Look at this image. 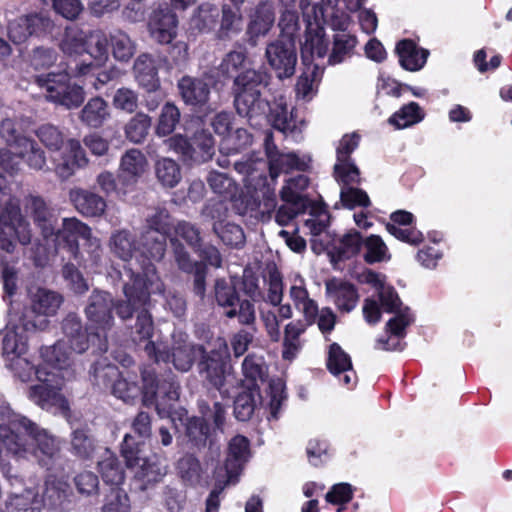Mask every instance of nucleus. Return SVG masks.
<instances>
[{
    "label": "nucleus",
    "mask_w": 512,
    "mask_h": 512,
    "mask_svg": "<svg viewBox=\"0 0 512 512\" xmlns=\"http://www.w3.org/2000/svg\"><path fill=\"white\" fill-rule=\"evenodd\" d=\"M362 246L365 249L364 259L369 264L389 259L388 248L378 235H370L367 237L363 240Z\"/></svg>",
    "instance_id": "63"
},
{
    "label": "nucleus",
    "mask_w": 512,
    "mask_h": 512,
    "mask_svg": "<svg viewBox=\"0 0 512 512\" xmlns=\"http://www.w3.org/2000/svg\"><path fill=\"white\" fill-rule=\"evenodd\" d=\"M325 291L329 300L342 313H350L359 302V293L354 284L339 278L325 282Z\"/></svg>",
    "instance_id": "25"
},
{
    "label": "nucleus",
    "mask_w": 512,
    "mask_h": 512,
    "mask_svg": "<svg viewBox=\"0 0 512 512\" xmlns=\"http://www.w3.org/2000/svg\"><path fill=\"white\" fill-rule=\"evenodd\" d=\"M310 208V217L305 221V226L309 229L312 236H319L328 227L330 214L325 207L319 204H312Z\"/></svg>",
    "instance_id": "64"
},
{
    "label": "nucleus",
    "mask_w": 512,
    "mask_h": 512,
    "mask_svg": "<svg viewBox=\"0 0 512 512\" xmlns=\"http://www.w3.org/2000/svg\"><path fill=\"white\" fill-rule=\"evenodd\" d=\"M377 294L384 311L393 313L394 316L386 324L391 335L386 339H377L375 349L386 351L401 349L399 340L405 336L406 327L414 321L413 314L409 307L403 306L398 293L391 285L387 284Z\"/></svg>",
    "instance_id": "4"
},
{
    "label": "nucleus",
    "mask_w": 512,
    "mask_h": 512,
    "mask_svg": "<svg viewBox=\"0 0 512 512\" xmlns=\"http://www.w3.org/2000/svg\"><path fill=\"white\" fill-rule=\"evenodd\" d=\"M86 37L87 31L77 26H69L65 29L59 47L66 55H81L85 53Z\"/></svg>",
    "instance_id": "52"
},
{
    "label": "nucleus",
    "mask_w": 512,
    "mask_h": 512,
    "mask_svg": "<svg viewBox=\"0 0 512 512\" xmlns=\"http://www.w3.org/2000/svg\"><path fill=\"white\" fill-rule=\"evenodd\" d=\"M167 236L163 232L144 230L141 234L143 255L153 261H160L166 252Z\"/></svg>",
    "instance_id": "49"
},
{
    "label": "nucleus",
    "mask_w": 512,
    "mask_h": 512,
    "mask_svg": "<svg viewBox=\"0 0 512 512\" xmlns=\"http://www.w3.org/2000/svg\"><path fill=\"white\" fill-rule=\"evenodd\" d=\"M260 399L257 385H248L234 400V415L239 421H247L251 418Z\"/></svg>",
    "instance_id": "48"
},
{
    "label": "nucleus",
    "mask_w": 512,
    "mask_h": 512,
    "mask_svg": "<svg viewBox=\"0 0 512 512\" xmlns=\"http://www.w3.org/2000/svg\"><path fill=\"white\" fill-rule=\"evenodd\" d=\"M135 78L140 86L148 92L156 91L159 86L158 71L155 61L148 54H141L134 63Z\"/></svg>",
    "instance_id": "41"
},
{
    "label": "nucleus",
    "mask_w": 512,
    "mask_h": 512,
    "mask_svg": "<svg viewBox=\"0 0 512 512\" xmlns=\"http://www.w3.org/2000/svg\"><path fill=\"white\" fill-rule=\"evenodd\" d=\"M234 106L239 116L246 118L252 126H258L266 119L269 102L261 94L238 95L234 96Z\"/></svg>",
    "instance_id": "31"
},
{
    "label": "nucleus",
    "mask_w": 512,
    "mask_h": 512,
    "mask_svg": "<svg viewBox=\"0 0 512 512\" xmlns=\"http://www.w3.org/2000/svg\"><path fill=\"white\" fill-rule=\"evenodd\" d=\"M35 378L39 384L31 386L28 390V397L32 402L47 410L52 407L67 408V401L60 392L66 380L65 374L40 367L35 371Z\"/></svg>",
    "instance_id": "11"
},
{
    "label": "nucleus",
    "mask_w": 512,
    "mask_h": 512,
    "mask_svg": "<svg viewBox=\"0 0 512 512\" xmlns=\"http://www.w3.org/2000/svg\"><path fill=\"white\" fill-rule=\"evenodd\" d=\"M53 26L52 20L47 15L30 14L10 22L8 36L14 44H22L31 36L40 37L50 33Z\"/></svg>",
    "instance_id": "18"
},
{
    "label": "nucleus",
    "mask_w": 512,
    "mask_h": 512,
    "mask_svg": "<svg viewBox=\"0 0 512 512\" xmlns=\"http://www.w3.org/2000/svg\"><path fill=\"white\" fill-rule=\"evenodd\" d=\"M148 302L149 300L141 307L133 310V314L136 313L137 315L136 322L132 331V339L137 344L144 343V346L148 342H152L151 338L154 332L152 316L146 308Z\"/></svg>",
    "instance_id": "51"
},
{
    "label": "nucleus",
    "mask_w": 512,
    "mask_h": 512,
    "mask_svg": "<svg viewBox=\"0 0 512 512\" xmlns=\"http://www.w3.org/2000/svg\"><path fill=\"white\" fill-rule=\"evenodd\" d=\"M423 118L424 113L419 104L416 102H410L396 111L388 119V122L397 129H404L421 122Z\"/></svg>",
    "instance_id": "56"
},
{
    "label": "nucleus",
    "mask_w": 512,
    "mask_h": 512,
    "mask_svg": "<svg viewBox=\"0 0 512 512\" xmlns=\"http://www.w3.org/2000/svg\"><path fill=\"white\" fill-rule=\"evenodd\" d=\"M73 352L65 340H59L53 346L41 349V356L45 367L48 371H55L59 374H65V379L73 377L74 373L71 369L73 363Z\"/></svg>",
    "instance_id": "24"
},
{
    "label": "nucleus",
    "mask_w": 512,
    "mask_h": 512,
    "mask_svg": "<svg viewBox=\"0 0 512 512\" xmlns=\"http://www.w3.org/2000/svg\"><path fill=\"white\" fill-rule=\"evenodd\" d=\"M109 115L107 102L101 97H94L81 110L80 119L87 126L98 128L103 125Z\"/></svg>",
    "instance_id": "50"
},
{
    "label": "nucleus",
    "mask_w": 512,
    "mask_h": 512,
    "mask_svg": "<svg viewBox=\"0 0 512 512\" xmlns=\"http://www.w3.org/2000/svg\"><path fill=\"white\" fill-rule=\"evenodd\" d=\"M400 65L409 71H418L426 63L428 50L419 48L412 40L404 39L396 45Z\"/></svg>",
    "instance_id": "39"
},
{
    "label": "nucleus",
    "mask_w": 512,
    "mask_h": 512,
    "mask_svg": "<svg viewBox=\"0 0 512 512\" xmlns=\"http://www.w3.org/2000/svg\"><path fill=\"white\" fill-rule=\"evenodd\" d=\"M155 174L157 180L168 188L178 185L182 178L179 164L171 158H161L155 163Z\"/></svg>",
    "instance_id": "54"
},
{
    "label": "nucleus",
    "mask_w": 512,
    "mask_h": 512,
    "mask_svg": "<svg viewBox=\"0 0 512 512\" xmlns=\"http://www.w3.org/2000/svg\"><path fill=\"white\" fill-rule=\"evenodd\" d=\"M305 69L299 76L295 90L298 98L305 101L311 100L316 92L322 70L319 64H304Z\"/></svg>",
    "instance_id": "43"
},
{
    "label": "nucleus",
    "mask_w": 512,
    "mask_h": 512,
    "mask_svg": "<svg viewBox=\"0 0 512 512\" xmlns=\"http://www.w3.org/2000/svg\"><path fill=\"white\" fill-rule=\"evenodd\" d=\"M219 17L218 8L211 3L201 4L193 13L190 19V26L198 32L211 30Z\"/></svg>",
    "instance_id": "55"
},
{
    "label": "nucleus",
    "mask_w": 512,
    "mask_h": 512,
    "mask_svg": "<svg viewBox=\"0 0 512 512\" xmlns=\"http://www.w3.org/2000/svg\"><path fill=\"white\" fill-rule=\"evenodd\" d=\"M90 374L95 385L111 388L112 394L126 403L135 400L143 391V387L138 385L136 373L120 372L107 358L97 360L92 365Z\"/></svg>",
    "instance_id": "5"
},
{
    "label": "nucleus",
    "mask_w": 512,
    "mask_h": 512,
    "mask_svg": "<svg viewBox=\"0 0 512 512\" xmlns=\"http://www.w3.org/2000/svg\"><path fill=\"white\" fill-rule=\"evenodd\" d=\"M125 272L129 278L123 286L125 299L115 300L111 293L99 289H94L87 299L84 314L100 333H106L114 326L113 309L121 320L126 321L132 318L134 309L149 300L151 293L164 292V285L152 263L142 265V274L132 269H125Z\"/></svg>",
    "instance_id": "1"
},
{
    "label": "nucleus",
    "mask_w": 512,
    "mask_h": 512,
    "mask_svg": "<svg viewBox=\"0 0 512 512\" xmlns=\"http://www.w3.org/2000/svg\"><path fill=\"white\" fill-rule=\"evenodd\" d=\"M310 184V179L304 174L289 177L280 190V199L283 204L278 208L275 220L285 226L299 214L304 213L311 205L310 199L304 194Z\"/></svg>",
    "instance_id": "9"
},
{
    "label": "nucleus",
    "mask_w": 512,
    "mask_h": 512,
    "mask_svg": "<svg viewBox=\"0 0 512 512\" xmlns=\"http://www.w3.org/2000/svg\"><path fill=\"white\" fill-rule=\"evenodd\" d=\"M107 36L100 30L87 31L85 53L89 54L98 64H102L108 57Z\"/></svg>",
    "instance_id": "57"
},
{
    "label": "nucleus",
    "mask_w": 512,
    "mask_h": 512,
    "mask_svg": "<svg viewBox=\"0 0 512 512\" xmlns=\"http://www.w3.org/2000/svg\"><path fill=\"white\" fill-rule=\"evenodd\" d=\"M363 239L359 232L349 231L333 245L329 254L332 262L350 259L358 254Z\"/></svg>",
    "instance_id": "44"
},
{
    "label": "nucleus",
    "mask_w": 512,
    "mask_h": 512,
    "mask_svg": "<svg viewBox=\"0 0 512 512\" xmlns=\"http://www.w3.org/2000/svg\"><path fill=\"white\" fill-rule=\"evenodd\" d=\"M183 101L191 106H202L209 100L211 87L204 78L183 76L177 83Z\"/></svg>",
    "instance_id": "32"
},
{
    "label": "nucleus",
    "mask_w": 512,
    "mask_h": 512,
    "mask_svg": "<svg viewBox=\"0 0 512 512\" xmlns=\"http://www.w3.org/2000/svg\"><path fill=\"white\" fill-rule=\"evenodd\" d=\"M265 120L269 121L275 129L295 139L300 136L305 125L303 119L297 118V112L294 109L288 111L283 98H279L272 105L269 104Z\"/></svg>",
    "instance_id": "22"
},
{
    "label": "nucleus",
    "mask_w": 512,
    "mask_h": 512,
    "mask_svg": "<svg viewBox=\"0 0 512 512\" xmlns=\"http://www.w3.org/2000/svg\"><path fill=\"white\" fill-rule=\"evenodd\" d=\"M164 143L169 150L181 155L183 161L190 163L207 162L215 153L214 139L204 129L195 132L190 140L182 135H175L165 140Z\"/></svg>",
    "instance_id": "13"
},
{
    "label": "nucleus",
    "mask_w": 512,
    "mask_h": 512,
    "mask_svg": "<svg viewBox=\"0 0 512 512\" xmlns=\"http://www.w3.org/2000/svg\"><path fill=\"white\" fill-rule=\"evenodd\" d=\"M178 18L167 4H160L150 14L148 30L159 44H171L177 36Z\"/></svg>",
    "instance_id": "19"
},
{
    "label": "nucleus",
    "mask_w": 512,
    "mask_h": 512,
    "mask_svg": "<svg viewBox=\"0 0 512 512\" xmlns=\"http://www.w3.org/2000/svg\"><path fill=\"white\" fill-rule=\"evenodd\" d=\"M97 470L102 480L108 485L118 487L125 480V470L121 461L109 449H105L100 455L97 462Z\"/></svg>",
    "instance_id": "38"
},
{
    "label": "nucleus",
    "mask_w": 512,
    "mask_h": 512,
    "mask_svg": "<svg viewBox=\"0 0 512 512\" xmlns=\"http://www.w3.org/2000/svg\"><path fill=\"white\" fill-rule=\"evenodd\" d=\"M109 248L114 256L129 261L137 249L136 238L128 229L115 230L109 238Z\"/></svg>",
    "instance_id": "42"
},
{
    "label": "nucleus",
    "mask_w": 512,
    "mask_h": 512,
    "mask_svg": "<svg viewBox=\"0 0 512 512\" xmlns=\"http://www.w3.org/2000/svg\"><path fill=\"white\" fill-rule=\"evenodd\" d=\"M356 45L357 39L354 35L345 31L335 33L327 63L329 65H337L344 62L353 55Z\"/></svg>",
    "instance_id": "45"
},
{
    "label": "nucleus",
    "mask_w": 512,
    "mask_h": 512,
    "mask_svg": "<svg viewBox=\"0 0 512 512\" xmlns=\"http://www.w3.org/2000/svg\"><path fill=\"white\" fill-rule=\"evenodd\" d=\"M68 486L54 477H48L40 494L35 488L29 487L24 494L13 492L10 505L17 512H40L43 507L57 508L67 497Z\"/></svg>",
    "instance_id": "7"
},
{
    "label": "nucleus",
    "mask_w": 512,
    "mask_h": 512,
    "mask_svg": "<svg viewBox=\"0 0 512 512\" xmlns=\"http://www.w3.org/2000/svg\"><path fill=\"white\" fill-rule=\"evenodd\" d=\"M264 149L272 178L278 177L280 173H288L293 170L305 172L310 169L312 161L310 155L280 152L274 143L271 131H267L265 134Z\"/></svg>",
    "instance_id": "15"
},
{
    "label": "nucleus",
    "mask_w": 512,
    "mask_h": 512,
    "mask_svg": "<svg viewBox=\"0 0 512 512\" xmlns=\"http://www.w3.org/2000/svg\"><path fill=\"white\" fill-rule=\"evenodd\" d=\"M57 232L59 237L67 242L69 251L75 258L78 257V239L88 242L94 238L91 228L76 217L64 218L62 228Z\"/></svg>",
    "instance_id": "37"
},
{
    "label": "nucleus",
    "mask_w": 512,
    "mask_h": 512,
    "mask_svg": "<svg viewBox=\"0 0 512 512\" xmlns=\"http://www.w3.org/2000/svg\"><path fill=\"white\" fill-rule=\"evenodd\" d=\"M207 183L214 193L225 198H232L237 192L235 181L225 173L211 171L207 176Z\"/></svg>",
    "instance_id": "62"
},
{
    "label": "nucleus",
    "mask_w": 512,
    "mask_h": 512,
    "mask_svg": "<svg viewBox=\"0 0 512 512\" xmlns=\"http://www.w3.org/2000/svg\"><path fill=\"white\" fill-rule=\"evenodd\" d=\"M121 455L126 467L133 473V480L142 491L162 481L167 474V466L156 457H147L140 443L132 435L126 434L121 444Z\"/></svg>",
    "instance_id": "3"
},
{
    "label": "nucleus",
    "mask_w": 512,
    "mask_h": 512,
    "mask_svg": "<svg viewBox=\"0 0 512 512\" xmlns=\"http://www.w3.org/2000/svg\"><path fill=\"white\" fill-rule=\"evenodd\" d=\"M150 127L151 118L146 114L138 113L125 125V135L129 141L139 144L148 135Z\"/></svg>",
    "instance_id": "59"
},
{
    "label": "nucleus",
    "mask_w": 512,
    "mask_h": 512,
    "mask_svg": "<svg viewBox=\"0 0 512 512\" xmlns=\"http://www.w3.org/2000/svg\"><path fill=\"white\" fill-rule=\"evenodd\" d=\"M49 324L48 320L39 319L38 322L24 321L21 325L8 324L4 330L0 331V343L3 354L6 356H17L25 354L27 350V340L24 332L35 330H45Z\"/></svg>",
    "instance_id": "20"
},
{
    "label": "nucleus",
    "mask_w": 512,
    "mask_h": 512,
    "mask_svg": "<svg viewBox=\"0 0 512 512\" xmlns=\"http://www.w3.org/2000/svg\"><path fill=\"white\" fill-rule=\"evenodd\" d=\"M23 124L24 119L19 116L6 117L0 123V137L14 151L22 146V142L30 140L23 133Z\"/></svg>",
    "instance_id": "47"
},
{
    "label": "nucleus",
    "mask_w": 512,
    "mask_h": 512,
    "mask_svg": "<svg viewBox=\"0 0 512 512\" xmlns=\"http://www.w3.org/2000/svg\"><path fill=\"white\" fill-rule=\"evenodd\" d=\"M35 81L39 87L45 89V97L51 102L68 109L77 108L84 102L83 88L70 84L68 74L49 73L37 76Z\"/></svg>",
    "instance_id": "12"
},
{
    "label": "nucleus",
    "mask_w": 512,
    "mask_h": 512,
    "mask_svg": "<svg viewBox=\"0 0 512 512\" xmlns=\"http://www.w3.org/2000/svg\"><path fill=\"white\" fill-rule=\"evenodd\" d=\"M265 58L279 79L289 78L295 73L297 53L290 36L283 35L269 43L265 50Z\"/></svg>",
    "instance_id": "16"
},
{
    "label": "nucleus",
    "mask_w": 512,
    "mask_h": 512,
    "mask_svg": "<svg viewBox=\"0 0 512 512\" xmlns=\"http://www.w3.org/2000/svg\"><path fill=\"white\" fill-rule=\"evenodd\" d=\"M308 322L296 320L288 323L284 329L282 357L293 360L302 348L300 336L305 332Z\"/></svg>",
    "instance_id": "46"
},
{
    "label": "nucleus",
    "mask_w": 512,
    "mask_h": 512,
    "mask_svg": "<svg viewBox=\"0 0 512 512\" xmlns=\"http://www.w3.org/2000/svg\"><path fill=\"white\" fill-rule=\"evenodd\" d=\"M217 305L224 309V315L237 318L241 325L250 326L255 323L256 313L254 304L248 299H240L234 282L230 279L218 278L213 287Z\"/></svg>",
    "instance_id": "10"
},
{
    "label": "nucleus",
    "mask_w": 512,
    "mask_h": 512,
    "mask_svg": "<svg viewBox=\"0 0 512 512\" xmlns=\"http://www.w3.org/2000/svg\"><path fill=\"white\" fill-rule=\"evenodd\" d=\"M360 136L356 133L344 135L336 148L337 162L334 165V177L339 183H359L360 172L351 160V153L358 147Z\"/></svg>",
    "instance_id": "17"
},
{
    "label": "nucleus",
    "mask_w": 512,
    "mask_h": 512,
    "mask_svg": "<svg viewBox=\"0 0 512 512\" xmlns=\"http://www.w3.org/2000/svg\"><path fill=\"white\" fill-rule=\"evenodd\" d=\"M200 375L208 381L213 387L222 391V388L229 377V365L223 361L218 353L212 352L201 355V360L198 364Z\"/></svg>",
    "instance_id": "30"
},
{
    "label": "nucleus",
    "mask_w": 512,
    "mask_h": 512,
    "mask_svg": "<svg viewBox=\"0 0 512 512\" xmlns=\"http://www.w3.org/2000/svg\"><path fill=\"white\" fill-rule=\"evenodd\" d=\"M64 302L63 296L54 290L39 285H30L27 288V305L29 310L37 317L55 316Z\"/></svg>",
    "instance_id": "21"
},
{
    "label": "nucleus",
    "mask_w": 512,
    "mask_h": 512,
    "mask_svg": "<svg viewBox=\"0 0 512 512\" xmlns=\"http://www.w3.org/2000/svg\"><path fill=\"white\" fill-rule=\"evenodd\" d=\"M328 41L325 38L324 28L318 24H310L305 34V41L301 48L304 64H314L313 60L323 59L327 55Z\"/></svg>",
    "instance_id": "34"
},
{
    "label": "nucleus",
    "mask_w": 512,
    "mask_h": 512,
    "mask_svg": "<svg viewBox=\"0 0 512 512\" xmlns=\"http://www.w3.org/2000/svg\"><path fill=\"white\" fill-rule=\"evenodd\" d=\"M289 296L295 308L303 313L306 322L312 324L318 315V305L309 297L305 280L301 275L296 274L293 277Z\"/></svg>",
    "instance_id": "35"
},
{
    "label": "nucleus",
    "mask_w": 512,
    "mask_h": 512,
    "mask_svg": "<svg viewBox=\"0 0 512 512\" xmlns=\"http://www.w3.org/2000/svg\"><path fill=\"white\" fill-rule=\"evenodd\" d=\"M265 120L269 121L275 129L295 139L300 136L305 125L303 119L297 118V112L294 109L288 111L283 98H279L272 105L269 104Z\"/></svg>",
    "instance_id": "23"
},
{
    "label": "nucleus",
    "mask_w": 512,
    "mask_h": 512,
    "mask_svg": "<svg viewBox=\"0 0 512 512\" xmlns=\"http://www.w3.org/2000/svg\"><path fill=\"white\" fill-rule=\"evenodd\" d=\"M249 457V440L242 435H237L233 437L228 445V454L224 465L227 476V482L236 481L238 475L242 471L244 465L247 463Z\"/></svg>",
    "instance_id": "28"
},
{
    "label": "nucleus",
    "mask_w": 512,
    "mask_h": 512,
    "mask_svg": "<svg viewBox=\"0 0 512 512\" xmlns=\"http://www.w3.org/2000/svg\"><path fill=\"white\" fill-rule=\"evenodd\" d=\"M214 233L221 241L230 247L240 248L245 243V235L243 229L234 223H213Z\"/></svg>",
    "instance_id": "58"
},
{
    "label": "nucleus",
    "mask_w": 512,
    "mask_h": 512,
    "mask_svg": "<svg viewBox=\"0 0 512 512\" xmlns=\"http://www.w3.org/2000/svg\"><path fill=\"white\" fill-rule=\"evenodd\" d=\"M22 146L14 152L0 149V249L12 253L14 239L27 245L31 241L28 223L22 218L18 199L6 192V180L2 172L13 175L19 170L20 161L24 159L34 170H42L46 166L44 151L30 139L22 142Z\"/></svg>",
    "instance_id": "2"
},
{
    "label": "nucleus",
    "mask_w": 512,
    "mask_h": 512,
    "mask_svg": "<svg viewBox=\"0 0 512 512\" xmlns=\"http://www.w3.org/2000/svg\"><path fill=\"white\" fill-rule=\"evenodd\" d=\"M61 330L63 338L71 350L75 353H83L88 347L89 343L97 339L98 346L95 350L97 353H104L108 349L107 338L101 335L100 332L88 334L84 328L81 317L75 312H69L61 322Z\"/></svg>",
    "instance_id": "14"
},
{
    "label": "nucleus",
    "mask_w": 512,
    "mask_h": 512,
    "mask_svg": "<svg viewBox=\"0 0 512 512\" xmlns=\"http://www.w3.org/2000/svg\"><path fill=\"white\" fill-rule=\"evenodd\" d=\"M95 450L93 437L86 429H76L71 434V451L79 458H89Z\"/></svg>",
    "instance_id": "61"
},
{
    "label": "nucleus",
    "mask_w": 512,
    "mask_h": 512,
    "mask_svg": "<svg viewBox=\"0 0 512 512\" xmlns=\"http://www.w3.org/2000/svg\"><path fill=\"white\" fill-rule=\"evenodd\" d=\"M148 167L145 155L138 149L127 150L120 159L119 181L122 187L135 185Z\"/></svg>",
    "instance_id": "27"
},
{
    "label": "nucleus",
    "mask_w": 512,
    "mask_h": 512,
    "mask_svg": "<svg viewBox=\"0 0 512 512\" xmlns=\"http://www.w3.org/2000/svg\"><path fill=\"white\" fill-rule=\"evenodd\" d=\"M144 351L149 358L154 359L156 362H172L176 370L188 372L196 358L204 354V347L191 343L188 340V335L179 331L172 334L170 348H161L155 342H148L144 347Z\"/></svg>",
    "instance_id": "6"
},
{
    "label": "nucleus",
    "mask_w": 512,
    "mask_h": 512,
    "mask_svg": "<svg viewBox=\"0 0 512 512\" xmlns=\"http://www.w3.org/2000/svg\"><path fill=\"white\" fill-rule=\"evenodd\" d=\"M69 199L77 212L86 218H100L107 209L106 199L99 193L87 189H71Z\"/></svg>",
    "instance_id": "26"
},
{
    "label": "nucleus",
    "mask_w": 512,
    "mask_h": 512,
    "mask_svg": "<svg viewBox=\"0 0 512 512\" xmlns=\"http://www.w3.org/2000/svg\"><path fill=\"white\" fill-rule=\"evenodd\" d=\"M27 208L44 237H49L56 233V218L43 198L31 196L28 200Z\"/></svg>",
    "instance_id": "40"
},
{
    "label": "nucleus",
    "mask_w": 512,
    "mask_h": 512,
    "mask_svg": "<svg viewBox=\"0 0 512 512\" xmlns=\"http://www.w3.org/2000/svg\"><path fill=\"white\" fill-rule=\"evenodd\" d=\"M112 55L117 61L128 62L136 52V44L122 30H115L109 35Z\"/></svg>",
    "instance_id": "53"
},
{
    "label": "nucleus",
    "mask_w": 512,
    "mask_h": 512,
    "mask_svg": "<svg viewBox=\"0 0 512 512\" xmlns=\"http://www.w3.org/2000/svg\"><path fill=\"white\" fill-rule=\"evenodd\" d=\"M269 80L270 75L264 70L246 69L234 79V96L261 94V89L268 85Z\"/></svg>",
    "instance_id": "36"
},
{
    "label": "nucleus",
    "mask_w": 512,
    "mask_h": 512,
    "mask_svg": "<svg viewBox=\"0 0 512 512\" xmlns=\"http://www.w3.org/2000/svg\"><path fill=\"white\" fill-rule=\"evenodd\" d=\"M185 435L195 446H204L209 438L210 430L201 417H188L185 420Z\"/></svg>",
    "instance_id": "60"
},
{
    "label": "nucleus",
    "mask_w": 512,
    "mask_h": 512,
    "mask_svg": "<svg viewBox=\"0 0 512 512\" xmlns=\"http://www.w3.org/2000/svg\"><path fill=\"white\" fill-rule=\"evenodd\" d=\"M143 404L145 406L155 405L160 417L170 414L173 403L179 399L180 385L174 375H168L167 379L159 381L151 370H143Z\"/></svg>",
    "instance_id": "8"
},
{
    "label": "nucleus",
    "mask_w": 512,
    "mask_h": 512,
    "mask_svg": "<svg viewBox=\"0 0 512 512\" xmlns=\"http://www.w3.org/2000/svg\"><path fill=\"white\" fill-rule=\"evenodd\" d=\"M327 367L333 375H343L340 381L344 385L351 387L356 383L357 377L352 368L351 358L337 343L329 347Z\"/></svg>",
    "instance_id": "33"
},
{
    "label": "nucleus",
    "mask_w": 512,
    "mask_h": 512,
    "mask_svg": "<svg viewBox=\"0 0 512 512\" xmlns=\"http://www.w3.org/2000/svg\"><path fill=\"white\" fill-rule=\"evenodd\" d=\"M67 153L55 163V173L61 180H67L79 168L88 164V158L80 142L75 139H69L66 144Z\"/></svg>",
    "instance_id": "29"
}]
</instances>
